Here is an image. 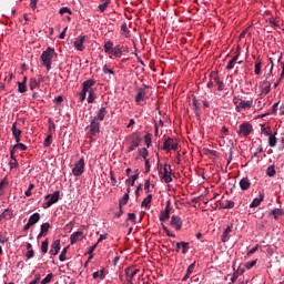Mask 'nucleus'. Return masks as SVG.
<instances>
[{"label":"nucleus","mask_w":284,"mask_h":284,"mask_svg":"<svg viewBox=\"0 0 284 284\" xmlns=\"http://www.w3.org/2000/svg\"><path fill=\"white\" fill-rule=\"evenodd\" d=\"M81 239H82V232L81 231L73 232L71 234V245L77 244V242H79V240H81Z\"/></svg>","instance_id":"393cba45"},{"label":"nucleus","mask_w":284,"mask_h":284,"mask_svg":"<svg viewBox=\"0 0 284 284\" xmlns=\"http://www.w3.org/2000/svg\"><path fill=\"white\" fill-rule=\"evenodd\" d=\"M54 49H52V47H48L40 57V61H42V64L45 65L48 71L52 70V59H54Z\"/></svg>","instance_id":"f257e3e1"},{"label":"nucleus","mask_w":284,"mask_h":284,"mask_svg":"<svg viewBox=\"0 0 284 284\" xmlns=\"http://www.w3.org/2000/svg\"><path fill=\"white\" fill-rule=\"evenodd\" d=\"M193 108L195 110V114L201 110V103H199V100H196L195 97L193 98Z\"/></svg>","instance_id":"8fccbe9b"},{"label":"nucleus","mask_w":284,"mask_h":284,"mask_svg":"<svg viewBox=\"0 0 284 284\" xmlns=\"http://www.w3.org/2000/svg\"><path fill=\"white\" fill-rule=\"evenodd\" d=\"M230 233H232V227L226 226V229H224V233L221 234L222 243H226V241H230Z\"/></svg>","instance_id":"4be33fe9"},{"label":"nucleus","mask_w":284,"mask_h":284,"mask_svg":"<svg viewBox=\"0 0 284 284\" xmlns=\"http://www.w3.org/2000/svg\"><path fill=\"white\" fill-rule=\"evenodd\" d=\"M17 151L16 150H13L12 148L10 149V161H17V158L14 156V153H16Z\"/></svg>","instance_id":"338daca9"},{"label":"nucleus","mask_w":284,"mask_h":284,"mask_svg":"<svg viewBox=\"0 0 284 284\" xmlns=\"http://www.w3.org/2000/svg\"><path fill=\"white\" fill-rule=\"evenodd\" d=\"M169 226H172L175 231H180V229L183 227V221L180 220L178 215H172L171 221H169Z\"/></svg>","instance_id":"9b49d317"},{"label":"nucleus","mask_w":284,"mask_h":284,"mask_svg":"<svg viewBox=\"0 0 284 284\" xmlns=\"http://www.w3.org/2000/svg\"><path fill=\"white\" fill-rule=\"evenodd\" d=\"M112 3V0H105L102 4H100L98 8L100 12H103L104 10H108V6Z\"/></svg>","instance_id":"a19ab883"},{"label":"nucleus","mask_w":284,"mask_h":284,"mask_svg":"<svg viewBox=\"0 0 284 284\" xmlns=\"http://www.w3.org/2000/svg\"><path fill=\"white\" fill-rule=\"evenodd\" d=\"M271 215L273 216V220H278V216L284 215V211L276 209L271 211Z\"/></svg>","instance_id":"473e14b6"},{"label":"nucleus","mask_w":284,"mask_h":284,"mask_svg":"<svg viewBox=\"0 0 284 284\" xmlns=\"http://www.w3.org/2000/svg\"><path fill=\"white\" fill-rule=\"evenodd\" d=\"M102 72L104 74H114V70L108 68V64H105L103 68H102Z\"/></svg>","instance_id":"4d7b16f0"},{"label":"nucleus","mask_w":284,"mask_h":284,"mask_svg":"<svg viewBox=\"0 0 284 284\" xmlns=\"http://www.w3.org/2000/svg\"><path fill=\"white\" fill-rule=\"evenodd\" d=\"M172 212V201H166V209L160 211V214H170Z\"/></svg>","instance_id":"4c0bfd02"},{"label":"nucleus","mask_w":284,"mask_h":284,"mask_svg":"<svg viewBox=\"0 0 284 284\" xmlns=\"http://www.w3.org/2000/svg\"><path fill=\"white\" fill-rule=\"evenodd\" d=\"M39 220H40L39 213H33L32 215H30L29 219H27V224L36 225V223H39Z\"/></svg>","instance_id":"a878e982"},{"label":"nucleus","mask_w":284,"mask_h":284,"mask_svg":"<svg viewBox=\"0 0 284 284\" xmlns=\"http://www.w3.org/2000/svg\"><path fill=\"white\" fill-rule=\"evenodd\" d=\"M3 189H7L6 180H1V182H0V196L3 195Z\"/></svg>","instance_id":"680f3d73"},{"label":"nucleus","mask_w":284,"mask_h":284,"mask_svg":"<svg viewBox=\"0 0 284 284\" xmlns=\"http://www.w3.org/2000/svg\"><path fill=\"white\" fill-rule=\"evenodd\" d=\"M128 204V193L123 194V197L120 199V207L125 206Z\"/></svg>","instance_id":"6e6d98bb"},{"label":"nucleus","mask_w":284,"mask_h":284,"mask_svg":"<svg viewBox=\"0 0 284 284\" xmlns=\"http://www.w3.org/2000/svg\"><path fill=\"white\" fill-rule=\"evenodd\" d=\"M193 272H194V263L190 264V267H186V275H183V278L181 280V282H186L189 280V276H191Z\"/></svg>","instance_id":"c756f323"},{"label":"nucleus","mask_w":284,"mask_h":284,"mask_svg":"<svg viewBox=\"0 0 284 284\" xmlns=\"http://www.w3.org/2000/svg\"><path fill=\"white\" fill-rule=\"evenodd\" d=\"M90 134L91 136H97L99 132H101V123L98 122V120L92 119L90 123Z\"/></svg>","instance_id":"f8f14e48"},{"label":"nucleus","mask_w":284,"mask_h":284,"mask_svg":"<svg viewBox=\"0 0 284 284\" xmlns=\"http://www.w3.org/2000/svg\"><path fill=\"white\" fill-rule=\"evenodd\" d=\"M44 200L48 201V202H44V205H43L44 209L53 206V204L59 202V191L53 192V194H48L47 196H44Z\"/></svg>","instance_id":"20e7f679"},{"label":"nucleus","mask_w":284,"mask_h":284,"mask_svg":"<svg viewBox=\"0 0 284 284\" xmlns=\"http://www.w3.org/2000/svg\"><path fill=\"white\" fill-rule=\"evenodd\" d=\"M50 230V224L49 223H44L42 224V226H40V232L42 234H48V231Z\"/></svg>","instance_id":"49530a36"},{"label":"nucleus","mask_w":284,"mask_h":284,"mask_svg":"<svg viewBox=\"0 0 284 284\" xmlns=\"http://www.w3.org/2000/svg\"><path fill=\"white\" fill-rule=\"evenodd\" d=\"M276 134L268 136V146L270 148H276Z\"/></svg>","instance_id":"e433bc0d"},{"label":"nucleus","mask_w":284,"mask_h":284,"mask_svg":"<svg viewBox=\"0 0 284 284\" xmlns=\"http://www.w3.org/2000/svg\"><path fill=\"white\" fill-rule=\"evenodd\" d=\"M239 186L242 187V191H246L250 189V182L246 181V179H242V181L239 182Z\"/></svg>","instance_id":"72a5a7b5"},{"label":"nucleus","mask_w":284,"mask_h":284,"mask_svg":"<svg viewBox=\"0 0 284 284\" xmlns=\"http://www.w3.org/2000/svg\"><path fill=\"white\" fill-rule=\"evenodd\" d=\"M85 170V160L81 158L78 163H75L72 172L74 176H81L82 172Z\"/></svg>","instance_id":"423d86ee"},{"label":"nucleus","mask_w":284,"mask_h":284,"mask_svg":"<svg viewBox=\"0 0 284 284\" xmlns=\"http://www.w3.org/2000/svg\"><path fill=\"white\" fill-rule=\"evenodd\" d=\"M94 83H97V81H94V79H89V80L84 81L82 83V92L88 94V92H90V90H94V89H92Z\"/></svg>","instance_id":"2eb2a0df"},{"label":"nucleus","mask_w":284,"mask_h":284,"mask_svg":"<svg viewBox=\"0 0 284 284\" xmlns=\"http://www.w3.org/2000/svg\"><path fill=\"white\" fill-rule=\"evenodd\" d=\"M261 68H263V62H262L261 58H257V60L255 62V69H254V72L257 77H261V74H262Z\"/></svg>","instance_id":"bb28decb"},{"label":"nucleus","mask_w":284,"mask_h":284,"mask_svg":"<svg viewBox=\"0 0 284 284\" xmlns=\"http://www.w3.org/2000/svg\"><path fill=\"white\" fill-rule=\"evenodd\" d=\"M18 92H20V94H26V92H28L26 82H18Z\"/></svg>","instance_id":"2f4dec72"},{"label":"nucleus","mask_w":284,"mask_h":284,"mask_svg":"<svg viewBox=\"0 0 284 284\" xmlns=\"http://www.w3.org/2000/svg\"><path fill=\"white\" fill-rule=\"evenodd\" d=\"M274 174H276V168L274 165L268 166L266 170V175L272 178Z\"/></svg>","instance_id":"79ce46f5"},{"label":"nucleus","mask_w":284,"mask_h":284,"mask_svg":"<svg viewBox=\"0 0 284 284\" xmlns=\"http://www.w3.org/2000/svg\"><path fill=\"white\" fill-rule=\"evenodd\" d=\"M141 145V136L136 133L131 134V145L129 146V152H134L136 148Z\"/></svg>","instance_id":"6e6552de"},{"label":"nucleus","mask_w":284,"mask_h":284,"mask_svg":"<svg viewBox=\"0 0 284 284\" xmlns=\"http://www.w3.org/2000/svg\"><path fill=\"white\" fill-rule=\"evenodd\" d=\"M144 143L146 148H150V145H152V134L148 133L146 135H144Z\"/></svg>","instance_id":"a18cd8bd"},{"label":"nucleus","mask_w":284,"mask_h":284,"mask_svg":"<svg viewBox=\"0 0 284 284\" xmlns=\"http://www.w3.org/2000/svg\"><path fill=\"white\" fill-rule=\"evenodd\" d=\"M264 201V193H260L258 197L253 199V202H250V209L258 207L261 202Z\"/></svg>","instance_id":"6ab92c4d"},{"label":"nucleus","mask_w":284,"mask_h":284,"mask_svg":"<svg viewBox=\"0 0 284 284\" xmlns=\"http://www.w3.org/2000/svg\"><path fill=\"white\" fill-rule=\"evenodd\" d=\"M108 114V109L105 106L100 108L98 114L93 118L95 121H104L105 115Z\"/></svg>","instance_id":"f3484780"},{"label":"nucleus","mask_w":284,"mask_h":284,"mask_svg":"<svg viewBox=\"0 0 284 284\" xmlns=\"http://www.w3.org/2000/svg\"><path fill=\"white\" fill-rule=\"evenodd\" d=\"M161 174H163L162 179H172V168L165 164L161 171Z\"/></svg>","instance_id":"aec40b11"},{"label":"nucleus","mask_w":284,"mask_h":284,"mask_svg":"<svg viewBox=\"0 0 284 284\" xmlns=\"http://www.w3.org/2000/svg\"><path fill=\"white\" fill-rule=\"evenodd\" d=\"M87 39H88V36H79L73 42L75 50H78L79 52H83V50H85V45L83 44L85 43Z\"/></svg>","instance_id":"0eeeda50"},{"label":"nucleus","mask_w":284,"mask_h":284,"mask_svg":"<svg viewBox=\"0 0 284 284\" xmlns=\"http://www.w3.org/2000/svg\"><path fill=\"white\" fill-rule=\"evenodd\" d=\"M48 240L42 241V247H40V250H42V254H48Z\"/></svg>","instance_id":"5fc2aeb1"},{"label":"nucleus","mask_w":284,"mask_h":284,"mask_svg":"<svg viewBox=\"0 0 284 284\" xmlns=\"http://www.w3.org/2000/svg\"><path fill=\"white\" fill-rule=\"evenodd\" d=\"M236 61H239V53L229 61L226 70H233L234 63H236Z\"/></svg>","instance_id":"7c9ffc66"},{"label":"nucleus","mask_w":284,"mask_h":284,"mask_svg":"<svg viewBox=\"0 0 284 284\" xmlns=\"http://www.w3.org/2000/svg\"><path fill=\"white\" fill-rule=\"evenodd\" d=\"M53 280V274H48L47 276H44L43 280H40L42 282H40V284H48L50 283V281Z\"/></svg>","instance_id":"864d4df0"},{"label":"nucleus","mask_w":284,"mask_h":284,"mask_svg":"<svg viewBox=\"0 0 284 284\" xmlns=\"http://www.w3.org/2000/svg\"><path fill=\"white\" fill-rule=\"evenodd\" d=\"M262 94L267 95V93L272 90V82L264 80L261 82Z\"/></svg>","instance_id":"a211bd4d"},{"label":"nucleus","mask_w":284,"mask_h":284,"mask_svg":"<svg viewBox=\"0 0 284 284\" xmlns=\"http://www.w3.org/2000/svg\"><path fill=\"white\" fill-rule=\"evenodd\" d=\"M123 52H130V48H128V45L118 44L113 48V50L111 51V54L119 59L121 58V54H123Z\"/></svg>","instance_id":"1a4fd4ad"},{"label":"nucleus","mask_w":284,"mask_h":284,"mask_svg":"<svg viewBox=\"0 0 284 284\" xmlns=\"http://www.w3.org/2000/svg\"><path fill=\"white\" fill-rule=\"evenodd\" d=\"M253 103L254 102L252 100H248V101L241 100V102L236 105L235 110L236 112H241V110H247L252 108Z\"/></svg>","instance_id":"ddd939ff"},{"label":"nucleus","mask_w":284,"mask_h":284,"mask_svg":"<svg viewBox=\"0 0 284 284\" xmlns=\"http://www.w3.org/2000/svg\"><path fill=\"white\" fill-rule=\"evenodd\" d=\"M150 87L143 84V88L138 89V93L135 95V103H141V101H145L148 99V90Z\"/></svg>","instance_id":"39448f33"},{"label":"nucleus","mask_w":284,"mask_h":284,"mask_svg":"<svg viewBox=\"0 0 284 284\" xmlns=\"http://www.w3.org/2000/svg\"><path fill=\"white\" fill-rule=\"evenodd\" d=\"M9 165H10L11 170H14V169L19 168V162L17 160H10Z\"/></svg>","instance_id":"bf43d9fd"},{"label":"nucleus","mask_w":284,"mask_h":284,"mask_svg":"<svg viewBox=\"0 0 284 284\" xmlns=\"http://www.w3.org/2000/svg\"><path fill=\"white\" fill-rule=\"evenodd\" d=\"M136 273H140V270L125 267V282L129 284H134L132 281L134 280V276H136Z\"/></svg>","instance_id":"9d476101"},{"label":"nucleus","mask_w":284,"mask_h":284,"mask_svg":"<svg viewBox=\"0 0 284 284\" xmlns=\"http://www.w3.org/2000/svg\"><path fill=\"white\" fill-rule=\"evenodd\" d=\"M60 14H72V10H70V8L68 7H64V8H61L60 11H59Z\"/></svg>","instance_id":"13d9d810"},{"label":"nucleus","mask_w":284,"mask_h":284,"mask_svg":"<svg viewBox=\"0 0 284 284\" xmlns=\"http://www.w3.org/2000/svg\"><path fill=\"white\" fill-rule=\"evenodd\" d=\"M163 150L170 152V150H179V141L176 139L168 138L163 143Z\"/></svg>","instance_id":"7ed1b4c3"},{"label":"nucleus","mask_w":284,"mask_h":284,"mask_svg":"<svg viewBox=\"0 0 284 284\" xmlns=\"http://www.w3.org/2000/svg\"><path fill=\"white\" fill-rule=\"evenodd\" d=\"M139 154L145 161V160H148V156H149L150 152L148 151L146 148H142V149L139 150Z\"/></svg>","instance_id":"58836bf2"},{"label":"nucleus","mask_w":284,"mask_h":284,"mask_svg":"<svg viewBox=\"0 0 284 284\" xmlns=\"http://www.w3.org/2000/svg\"><path fill=\"white\" fill-rule=\"evenodd\" d=\"M60 241L55 240L53 241V244H50V251L48 252L50 254V256H55V254H59V250H60Z\"/></svg>","instance_id":"dca6fc26"},{"label":"nucleus","mask_w":284,"mask_h":284,"mask_svg":"<svg viewBox=\"0 0 284 284\" xmlns=\"http://www.w3.org/2000/svg\"><path fill=\"white\" fill-rule=\"evenodd\" d=\"M232 207H235V202H232L231 200L222 201L220 203L221 210H232Z\"/></svg>","instance_id":"412c9836"},{"label":"nucleus","mask_w":284,"mask_h":284,"mask_svg":"<svg viewBox=\"0 0 284 284\" xmlns=\"http://www.w3.org/2000/svg\"><path fill=\"white\" fill-rule=\"evenodd\" d=\"M136 216L134 215V213H129V217H126V221L134 223Z\"/></svg>","instance_id":"0e129e2a"},{"label":"nucleus","mask_w":284,"mask_h":284,"mask_svg":"<svg viewBox=\"0 0 284 284\" xmlns=\"http://www.w3.org/2000/svg\"><path fill=\"white\" fill-rule=\"evenodd\" d=\"M11 132L13 136H21V129L17 128V122L12 124Z\"/></svg>","instance_id":"f704fd0d"},{"label":"nucleus","mask_w":284,"mask_h":284,"mask_svg":"<svg viewBox=\"0 0 284 284\" xmlns=\"http://www.w3.org/2000/svg\"><path fill=\"white\" fill-rule=\"evenodd\" d=\"M85 97H88V93H85L84 91H81L79 94L80 101H85Z\"/></svg>","instance_id":"774afa93"},{"label":"nucleus","mask_w":284,"mask_h":284,"mask_svg":"<svg viewBox=\"0 0 284 284\" xmlns=\"http://www.w3.org/2000/svg\"><path fill=\"white\" fill-rule=\"evenodd\" d=\"M278 110V102H276L275 104H273L270 114H276V111Z\"/></svg>","instance_id":"e2e57ef3"},{"label":"nucleus","mask_w":284,"mask_h":284,"mask_svg":"<svg viewBox=\"0 0 284 284\" xmlns=\"http://www.w3.org/2000/svg\"><path fill=\"white\" fill-rule=\"evenodd\" d=\"M103 50L105 54H112V50H114V42L112 41H106L103 45Z\"/></svg>","instance_id":"b1692460"},{"label":"nucleus","mask_w":284,"mask_h":284,"mask_svg":"<svg viewBox=\"0 0 284 284\" xmlns=\"http://www.w3.org/2000/svg\"><path fill=\"white\" fill-rule=\"evenodd\" d=\"M92 277L93 280H97V278L103 280L105 278V273H103V271L93 272Z\"/></svg>","instance_id":"37998d69"},{"label":"nucleus","mask_w":284,"mask_h":284,"mask_svg":"<svg viewBox=\"0 0 284 284\" xmlns=\"http://www.w3.org/2000/svg\"><path fill=\"white\" fill-rule=\"evenodd\" d=\"M13 150H21V152H26L28 150V145L23 143H17L16 145L11 146Z\"/></svg>","instance_id":"c9c22d12"},{"label":"nucleus","mask_w":284,"mask_h":284,"mask_svg":"<svg viewBox=\"0 0 284 284\" xmlns=\"http://www.w3.org/2000/svg\"><path fill=\"white\" fill-rule=\"evenodd\" d=\"M187 250H189V243L187 242H178V243H175V253L186 254Z\"/></svg>","instance_id":"4468645a"},{"label":"nucleus","mask_w":284,"mask_h":284,"mask_svg":"<svg viewBox=\"0 0 284 284\" xmlns=\"http://www.w3.org/2000/svg\"><path fill=\"white\" fill-rule=\"evenodd\" d=\"M253 266H255V260L250 261V262L244 264L245 270H251V268H253Z\"/></svg>","instance_id":"052dcab7"},{"label":"nucleus","mask_w":284,"mask_h":284,"mask_svg":"<svg viewBox=\"0 0 284 284\" xmlns=\"http://www.w3.org/2000/svg\"><path fill=\"white\" fill-rule=\"evenodd\" d=\"M149 204H151V195L145 196V199H143V202L140 203V206L149 207Z\"/></svg>","instance_id":"c03bdc74"},{"label":"nucleus","mask_w":284,"mask_h":284,"mask_svg":"<svg viewBox=\"0 0 284 284\" xmlns=\"http://www.w3.org/2000/svg\"><path fill=\"white\" fill-rule=\"evenodd\" d=\"M43 145H44V148H50V145H52V134H49V135L45 138V140H44V142H43Z\"/></svg>","instance_id":"de8ad7c7"},{"label":"nucleus","mask_w":284,"mask_h":284,"mask_svg":"<svg viewBox=\"0 0 284 284\" xmlns=\"http://www.w3.org/2000/svg\"><path fill=\"white\" fill-rule=\"evenodd\" d=\"M94 99H97V95H94V90H90L89 97H88V103H94Z\"/></svg>","instance_id":"3c124183"},{"label":"nucleus","mask_w":284,"mask_h":284,"mask_svg":"<svg viewBox=\"0 0 284 284\" xmlns=\"http://www.w3.org/2000/svg\"><path fill=\"white\" fill-rule=\"evenodd\" d=\"M254 131V128L250 122H244L240 124V129L237 131L239 136H250L252 132Z\"/></svg>","instance_id":"f03ea898"},{"label":"nucleus","mask_w":284,"mask_h":284,"mask_svg":"<svg viewBox=\"0 0 284 284\" xmlns=\"http://www.w3.org/2000/svg\"><path fill=\"white\" fill-rule=\"evenodd\" d=\"M10 219H12V211H10V209H7L4 210V212H1L0 222L10 221Z\"/></svg>","instance_id":"5701e85b"},{"label":"nucleus","mask_w":284,"mask_h":284,"mask_svg":"<svg viewBox=\"0 0 284 284\" xmlns=\"http://www.w3.org/2000/svg\"><path fill=\"white\" fill-rule=\"evenodd\" d=\"M213 81H214V83H216L219 92H223V90H225V83L223 81H221V79L219 77L215 75L213 78Z\"/></svg>","instance_id":"c85d7f7f"},{"label":"nucleus","mask_w":284,"mask_h":284,"mask_svg":"<svg viewBox=\"0 0 284 284\" xmlns=\"http://www.w3.org/2000/svg\"><path fill=\"white\" fill-rule=\"evenodd\" d=\"M32 257H36V252L32 250H27V253H24V258L30 260Z\"/></svg>","instance_id":"603ef678"},{"label":"nucleus","mask_w":284,"mask_h":284,"mask_svg":"<svg viewBox=\"0 0 284 284\" xmlns=\"http://www.w3.org/2000/svg\"><path fill=\"white\" fill-rule=\"evenodd\" d=\"M41 85V81H37V78H30L29 88L31 91L37 90Z\"/></svg>","instance_id":"cd10ccee"},{"label":"nucleus","mask_w":284,"mask_h":284,"mask_svg":"<svg viewBox=\"0 0 284 284\" xmlns=\"http://www.w3.org/2000/svg\"><path fill=\"white\" fill-rule=\"evenodd\" d=\"M121 30L123 31V34H124V37H126V39L130 38V29H128V23H125V22L122 23Z\"/></svg>","instance_id":"ea45409f"},{"label":"nucleus","mask_w":284,"mask_h":284,"mask_svg":"<svg viewBox=\"0 0 284 284\" xmlns=\"http://www.w3.org/2000/svg\"><path fill=\"white\" fill-rule=\"evenodd\" d=\"M145 172H150V159L144 160Z\"/></svg>","instance_id":"69168bd1"},{"label":"nucleus","mask_w":284,"mask_h":284,"mask_svg":"<svg viewBox=\"0 0 284 284\" xmlns=\"http://www.w3.org/2000/svg\"><path fill=\"white\" fill-rule=\"evenodd\" d=\"M159 220L160 222H165V221L172 220V216H169V213H160Z\"/></svg>","instance_id":"09e8293b"}]
</instances>
